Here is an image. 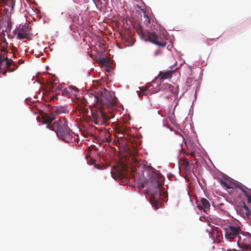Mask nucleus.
<instances>
[{
    "instance_id": "34",
    "label": "nucleus",
    "mask_w": 251,
    "mask_h": 251,
    "mask_svg": "<svg viewBox=\"0 0 251 251\" xmlns=\"http://www.w3.org/2000/svg\"><path fill=\"white\" fill-rule=\"evenodd\" d=\"M157 53H158V52H156L155 53V54L156 55V54H157Z\"/></svg>"
},
{
    "instance_id": "14",
    "label": "nucleus",
    "mask_w": 251,
    "mask_h": 251,
    "mask_svg": "<svg viewBox=\"0 0 251 251\" xmlns=\"http://www.w3.org/2000/svg\"><path fill=\"white\" fill-rule=\"evenodd\" d=\"M210 203L205 198H202L201 200V204L198 205L200 209H203L204 211H206L210 208Z\"/></svg>"
},
{
    "instance_id": "6",
    "label": "nucleus",
    "mask_w": 251,
    "mask_h": 251,
    "mask_svg": "<svg viewBox=\"0 0 251 251\" xmlns=\"http://www.w3.org/2000/svg\"><path fill=\"white\" fill-rule=\"evenodd\" d=\"M12 59L8 58L4 54H0V69L4 70L8 69L11 72L14 71L17 66L12 63Z\"/></svg>"
},
{
    "instance_id": "23",
    "label": "nucleus",
    "mask_w": 251,
    "mask_h": 251,
    "mask_svg": "<svg viewBox=\"0 0 251 251\" xmlns=\"http://www.w3.org/2000/svg\"><path fill=\"white\" fill-rule=\"evenodd\" d=\"M144 18L145 19V21H144V23L147 25H148L149 24H150V22H151V19L150 18H149V16L146 15L145 17H144Z\"/></svg>"
},
{
    "instance_id": "5",
    "label": "nucleus",
    "mask_w": 251,
    "mask_h": 251,
    "mask_svg": "<svg viewBox=\"0 0 251 251\" xmlns=\"http://www.w3.org/2000/svg\"><path fill=\"white\" fill-rule=\"evenodd\" d=\"M237 245L246 251H251V234H242L239 237Z\"/></svg>"
},
{
    "instance_id": "3",
    "label": "nucleus",
    "mask_w": 251,
    "mask_h": 251,
    "mask_svg": "<svg viewBox=\"0 0 251 251\" xmlns=\"http://www.w3.org/2000/svg\"><path fill=\"white\" fill-rule=\"evenodd\" d=\"M164 180V176L157 173L153 174L151 177L152 186L150 187L149 194L150 197L151 202L156 209H158L161 205L160 187L162 186V183Z\"/></svg>"
},
{
    "instance_id": "26",
    "label": "nucleus",
    "mask_w": 251,
    "mask_h": 251,
    "mask_svg": "<svg viewBox=\"0 0 251 251\" xmlns=\"http://www.w3.org/2000/svg\"><path fill=\"white\" fill-rule=\"evenodd\" d=\"M4 36H5L4 31V30H2V31H1V32L0 33V36H1L2 38H3V37H4Z\"/></svg>"
},
{
    "instance_id": "22",
    "label": "nucleus",
    "mask_w": 251,
    "mask_h": 251,
    "mask_svg": "<svg viewBox=\"0 0 251 251\" xmlns=\"http://www.w3.org/2000/svg\"><path fill=\"white\" fill-rule=\"evenodd\" d=\"M115 131L119 134H122L121 126L119 125H117L115 127Z\"/></svg>"
},
{
    "instance_id": "30",
    "label": "nucleus",
    "mask_w": 251,
    "mask_h": 251,
    "mask_svg": "<svg viewBox=\"0 0 251 251\" xmlns=\"http://www.w3.org/2000/svg\"><path fill=\"white\" fill-rule=\"evenodd\" d=\"M51 86V91H52V88H52V84L50 85V86L49 89H50V90L51 89V88H50Z\"/></svg>"
},
{
    "instance_id": "12",
    "label": "nucleus",
    "mask_w": 251,
    "mask_h": 251,
    "mask_svg": "<svg viewBox=\"0 0 251 251\" xmlns=\"http://www.w3.org/2000/svg\"><path fill=\"white\" fill-rule=\"evenodd\" d=\"M179 163L184 172L189 173L191 171L192 163H190V161L187 159L183 158L180 159Z\"/></svg>"
},
{
    "instance_id": "11",
    "label": "nucleus",
    "mask_w": 251,
    "mask_h": 251,
    "mask_svg": "<svg viewBox=\"0 0 251 251\" xmlns=\"http://www.w3.org/2000/svg\"><path fill=\"white\" fill-rule=\"evenodd\" d=\"M166 87H168V91L166 90L163 94L165 97L171 98L174 96L176 98L177 97L178 92L176 88L169 84H167Z\"/></svg>"
},
{
    "instance_id": "8",
    "label": "nucleus",
    "mask_w": 251,
    "mask_h": 251,
    "mask_svg": "<svg viewBox=\"0 0 251 251\" xmlns=\"http://www.w3.org/2000/svg\"><path fill=\"white\" fill-rule=\"evenodd\" d=\"M242 192L246 196L248 203H251V193L246 191L244 189L241 188ZM243 206L239 210V212L243 216H249L251 214V210H250L248 206H247L244 202H243Z\"/></svg>"
},
{
    "instance_id": "19",
    "label": "nucleus",
    "mask_w": 251,
    "mask_h": 251,
    "mask_svg": "<svg viewBox=\"0 0 251 251\" xmlns=\"http://www.w3.org/2000/svg\"><path fill=\"white\" fill-rule=\"evenodd\" d=\"M119 125L121 128L122 135L124 136L127 130V127L126 126H125L124 124H119Z\"/></svg>"
},
{
    "instance_id": "4",
    "label": "nucleus",
    "mask_w": 251,
    "mask_h": 251,
    "mask_svg": "<svg viewBox=\"0 0 251 251\" xmlns=\"http://www.w3.org/2000/svg\"><path fill=\"white\" fill-rule=\"evenodd\" d=\"M146 36L151 42L159 47H165L167 45V38L165 35L159 36L154 32H148Z\"/></svg>"
},
{
    "instance_id": "33",
    "label": "nucleus",
    "mask_w": 251,
    "mask_h": 251,
    "mask_svg": "<svg viewBox=\"0 0 251 251\" xmlns=\"http://www.w3.org/2000/svg\"><path fill=\"white\" fill-rule=\"evenodd\" d=\"M157 53H158V52H156L155 53V54L156 55V54H157Z\"/></svg>"
},
{
    "instance_id": "17",
    "label": "nucleus",
    "mask_w": 251,
    "mask_h": 251,
    "mask_svg": "<svg viewBox=\"0 0 251 251\" xmlns=\"http://www.w3.org/2000/svg\"><path fill=\"white\" fill-rule=\"evenodd\" d=\"M221 183L223 186L225 187L227 189H231L233 187V184L230 181L227 180H221Z\"/></svg>"
},
{
    "instance_id": "20",
    "label": "nucleus",
    "mask_w": 251,
    "mask_h": 251,
    "mask_svg": "<svg viewBox=\"0 0 251 251\" xmlns=\"http://www.w3.org/2000/svg\"><path fill=\"white\" fill-rule=\"evenodd\" d=\"M109 60L107 58H102L99 60L100 64L102 65H106L108 63Z\"/></svg>"
},
{
    "instance_id": "10",
    "label": "nucleus",
    "mask_w": 251,
    "mask_h": 251,
    "mask_svg": "<svg viewBox=\"0 0 251 251\" xmlns=\"http://www.w3.org/2000/svg\"><path fill=\"white\" fill-rule=\"evenodd\" d=\"M225 237L230 240L235 238L240 233V228L235 226H228L225 228Z\"/></svg>"
},
{
    "instance_id": "28",
    "label": "nucleus",
    "mask_w": 251,
    "mask_h": 251,
    "mask_svg": "<svg viewBox=\"0 0 251 251\" xmlns=\"http://www.w3.org/2000/svg\"><path fill=\"white\" fill-rule=\"evenodd\" d=\"M161 89L164 91V89H167V88L165 87L164 88V84H163L161 86Z\"/></svg>"
},
{
    "instance_id": "25",
    "label": "nucleus",
    "mask_w": 251,
    "mask_h": 251,
    "mask_svg": "<svg viewBox=\"0 0 251 251\" xmlns=\"http://www.w3.org/2000/svg\"><path fill=\"white\" fill-rule=\"evenodd\" d=\"M0 45L5 46H8V43H7L6 39L4 37L2 38L1 40Z\"/></svg>"
},
{
    "instance_id": "27",
    "label": "nucleus",
    "mask_w": 251,
    "mask_h": 251,
    "mask_svg": "<svg viewBox=\"0 0 251 251\" xmlns=\"http://www.w3.org/2000/svg\"><path fill=\"white\" fill-rule=\"evenodd\" d=\"M95 167L96 168H97V169H100V168H101V166L100 165L95 164Z\"/></svg>"
},
{
    "instance_id": "29",
    "label": "nucleus",
    "mask_w": 251,
    "mask_h": 251,
    "mask_svg": "<svg viewBox=\"0 0 251 251\" xmlns=\"http://www.w3.org/2000/svg\"><path fill=\"white\" fill-rule=\"evenodd\" d=\"M190 155H191V157H194V156H195V153H194V152H191L190 153Z\"/></svg>"
},
{
    "instance_id": "7",
    "label": "nucleus",
    "mask_w": 251,
    "mask_h": 251,
    "mask_svg": "<svg viewBox=\"0 0 251 251\" xmlns=\"http://www.w3.org/2000/svg\"><path fill=\"white\" fill-rule=\"evenodd\" d=\"M111 174L113 178H125L128 176L127 168L123 164L115 167Z\"/></svg>"
},
{
    "instance_id": "9",
    "label": "nucleus",
    "mask_w": 251,
    "mask_h": 251,
    "mask_svg": "<svg viewBox=\"0 0 251 251\" xmlns=\"http://www.w3.org/2000/svg\"><path fill=\"white\" fill-rule=\"evenodd\" d=\"M30 30L31 28L28 25H23L15 34L17 35V38L19 39H28L31 35Z\"/></svg>"
},
{
    "instance_id": "24",
    "label": "nucleus",
    "mask_w": 251,
    "mask_h": 251,
    "mask_svg": "<svg viewBox=\"0 0 251 251\" xmlns=\"http://www.w3.org/2000/svg\"><path fill=\"white\" fill-rule=\"evenodd\" d=\"M7 46H3V45H0V51L2 52H6V50H7Z\"/></svg>"
},
{
    "instance_id": "16",
    "label": "nucleus",
    "mask_w": 251,
    "mask_h": 251,
    "mask_svg": "<svg viewBox=\"0 0 251 251\" xmlns=\"http://www.w3.org/2000/svg\"><path fill=\"white\" fill-rule=\"evenodd\" d=\"M0 4L8 6V7L11 6L12 9H13L14 4V0H0Z\"/></svg>"
},
{
    "instance_id": "13",
    "label": "nucleus",
    "mask_w": 251,
    "mask_h": 251,
    "mask_svg": "<svg viewBox=\"0 0 251 251\" xmlns=\"http://www.w3.org/2000/svg\"><path fill=\"white\" fill-rule=\"evenodd\" d=\"M172 74H173L172 71H168L165 72H160L159 73V74H158V76L156 77L155 79L156 80L159 79L160 82H162L164 80L171 77L172 76Z\"/></svg>"
},
{
    "instance_id": "31",
    "label": "nucleus",
    "mask_w": 251,
    "mask_h": 251,
    "mask_svg": "<svg viewBox=\"0 0 251 251\" xmlns=\"http://www.w3.org/2000/svg\"><path fill=\"white\" fill-rule=\"evenodd\" d=\"M140 29L141 30V32L143 33V29H142V28L141 27H140Z\"/></svg>"
},
{
    "instance_id": "32",
    "label": "nucleus",
    "mask_w": 251,
    "mask_h": 251,
    "mask_svg": "<svg viewBox=\"0 0 251 251\" xmlns=\"http://www.w3.org/2000/svg\"><path fill=\"white\" fill-rule=\"evenodd\" d=\"M4 10H6V11H8V9H6V8H5Z\"/></svg>"
},
{
    "instance_id": "15",
    "label": "nucleus",
    "mask_w": 251,
    "mask_h": 251,
    "mask_svg": "<svg viewBox=\"0 0 251 251\" xmlns=\"http://www.w3.org/2000/svg\"><path fill=\"white\" fill-rule=\"evenodd\" d=\"M141 91L139 92L138 93V95L139 97H141L142 95H148L149 94H150L151 93L150 92L149 90V87L145 86V87H141V88H139Z\"/></svg>"
},
{
    "instance_id": "18",
    "label": "nucleus",
    "mask_w": 251,
    "mask_h": 251,
    "mask_svg": "<svg viewBox=\"0 0 251 251\" xmlns=\"http://www.w3.org/2000/svg\"><path fill=\"white\" fill-rule=\"evenodd\" d=\"M122 38H123V41L124 42H125L126 43H127L126 46H130V45H132L133 44V43L132 42V39L130 37L124 36V37H123Z\"/></svg>"
},
{
    "instance_id": "2",
    "label": "nucleus",
    "mask_w": 251,
    "mask_h": 251,
    "mask_svg": "<svg viewBox=\"0 0 251 251\" xmlns=\"http://www.w3.org/2000/svg\"><path fill=\"white\" fill-rule=\"evenodd\" d=\"M93 97L96 105L95 108L91 109L92 120L96 125H106L111 117L106 115L104 108L112 107L117 103V99L109 96L105 89L99 92Z\"/></svg>"
},
{
    "instance_id": "21",
    "label": "nucleus",
    "mask_w": 251,
    "mask_h": 251,
    "mask_svg": "<svg viewBox=\"0 0 251 251\" xmlns=\"http://www.w3.org/2000/svg\"><path fill=\"white\" fill-rule=\"evenodd\" d=\"M62 93L63 95L69 96L71 93V88H68L64 89L62 91Z\"/></svg>"
},
{
    "instance_id": "1",
    "label": "nucleus",
    "mask_w": 251,
    "mask_h": 251,
    "mask_svg": "<svg viewBox=\"0 0 251 251\" xmlns=\"http://www.w3.org/2000/svg\"><path fill=\"white\" fill-rule=\"evenodd\" d=\"M68 112L67 106H57L49 113H45L42 116L43 123L46 124V128L54 131L56 135L61 140L67 143L73 142V132L67 125L65 119L59 120L52 123L56 115Z\"/></svg>"
}]
</instances>
